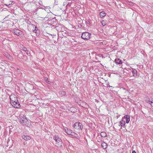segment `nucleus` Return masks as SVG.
<instances>
[{"instance_id": "nucleus-12", "label": "nucleus", "mask_w": 153, "mask_h": 153, "mask_svg": "<svg viewBox=\"0 0 153 153\" xmlns=\"http://www.w3.org/2000/svg\"><path fill=\"white\" fill-rule=\"evenodd\" d=\"M125 122L124 121L122 120L119 122V123L118 124L119 127L121 126V128L122 126L123 127L125 126Z\"/></svg>"}, {"instance_id": "nucleus-33", "label": "nucleus", "mask_w": 153, "mask_h": 153, "mask_svg": "<svg viewBox=\"0 0 153 153\" xmlns=\"http://www.w3.org/2000/svg\"><path fill=\"white\" fill-rule=\"evenodd\" d=\"M65 4L64 3V5H65Z\"/></svg>"}, {"instance_id": "nucleus-7", "label": "nucleus", "mask_w": 153, "mask_h": 153, "mask_svg": "<svg viewBox=\"0 0 153 153\" xmlns=\"http://www.w3.org/2000/svg\"><path fill=\"white\" fill-rule=\"evenodd\" d=\"M79 103L80 105L84 108H87L89 107L88 105L85 102L81 100L79 101Z\"/></svg>"}, {"instance_id": "nucleus-10", "label": "nucleus", "mask_w": 153, "mask_h": 153, "mask_svg": "<svg viewBox=\"0 0 153 153\" xmlns=\"http://www.w3.org/2000/svg\"><path fill=\"white\" fill-rule=\"evenodd\" d=\"M64 130L65 132L68 135H71L72 134V130L70 129H68L67 128L65 127L64 128Z\"/></svg>"}, {"instance_id": "nucleus-26", "label": "nucleus", "mask_w": 153, "mask_h": 153, "mask_svg": "<svg viewBox=\"0 0 153 153\" xmlns=\"http://www.w3.org/2000/svg\"><path fill=\"white\" fill-rule=\"evenodd\" d=\"M22 50L24 51H25V52H26L27 51V49L25 47L23 48Z\"/></svg>"}, {"instance_id": "nucleus-15", "label": "nucleus", "mask_w": 153, "mask_h": 153, "mask_svg": "<svg viewBox=\"0 0 153 153\" xmlns=\"http://www.w3.org/2000/svg\"><path fill=\"white\" fill-rule=\"evenodd\" d=\"M115 62L116 63L119 64H121L122 63V61L119 59H116L115 60Z\"/></svg>"}, {"instance_id": "nucleus-22", "label": "nucleus", "mask_w": 153, "mask_h": 153, "mask_svg": "<svg viewBox=\"0 0 153 153\" xmlns=\"http://www.w3.org/2000/svg\"><path fill=\"white\" fill-rule=\"evenodd\" d=\"M71 135L74 137H76L77 136V134L74 132H72Z\"/></svg>"}, {"instance_id": "nucleus-4", "label": "nucleus", "mask_w": 153, "mask_h": 153, "mask_svg": "<svg viewBox=\"0 0 153 153\" xmlns=\"http://www.w3.org/2000/svg\"><path fill=\"white\" fill-rule=\"evenodd\" d=\"M91 35L88 32H84L82 33L81 37L83 39L88 40L90 39Z\"/></svg>"}, {"instance_id": "nucleus-11", "label": "nucleus", "mask_w": 153, "mask_h": 153, "mask_svg": "<svg viewBox=\"0 0 153 153\" xmlns=\"http://www.w3.org/2000/svg\"><path fill=\"white\" fill-rule=\"evenodd\" d=\"M124 118L126 119V123H128L130 121V117L128 115H125L124 116Z\"/></svg>"}, {"instance_id": "nucleus-6", "label": "nucleus", "mask_w": 153, "mask_h": 153, "mask_svg": "<svg viewBox=\"0 0 153 153\" xmlns=\"http://www.w3.org/2000/svg\"><path fill=\"white\" fill-rule=\"evenodd\" d=\"M11 31L15 34L17 36H19L22 34V32L18 29H15L12 30Z\"/></svg>"}, {"instance_id": "nucleus-13", "label": "nucleus", "mask_w": 153, "mask_h": 153, "mask_svg": "<svg viewBox=\"0 0 153 153\" xmlns=\"http://www.w3.org/2000/svg\"><path fill=\"white\" fill-rule=\"evenodd\" d=\"M101 145V146H102V147L103 149H106L107 147V146H108L107 144L106 143H105V142H102Z\"/></svg>"}, {"instance_id": "nucleus-16", "label": "nucleus", "mask_w": 153, "mask_h": 153, "mask_svg": "<svg viewBox=\"0 0 153 153\" xmlns=\"http://www.w3.org/2000/svg\"><path fill=\"white\" fill-rule=\"evenodd\" d=\"M100 135L101 137H107V134L104 131L100 133Z\"/></svg>"}, {"instance_id": "nucleus-29", "label": "nucleus", "mask_w": 153, "mask_h": 153, "mask_svg": "<svg viewBox=\"0 0 153 153\" xmlns=\"http://www.w3.org/2000/svg\"><path fill=\"white\" fill-rule=\"evenodd\" d=\"M25 52L26 54L27 55H28L30 53L29 52V51L27 50L26 52Z\"/></svg>"}, {"instance_id": "nucleus-8", "label": "nucleus", "mask_w": 153, "mask_h": 153, "mask_svg": "<svg viewBox=\"0 0 153 153\" xmlns=\"http://www.w3.org/2000/svg\"><path fill=\"white\" fill-rule=\"evenodd\" d=\"M11 104L15 108H19L20 106V105L18 100H17V102H13V103Z\"/></svg>"}, {"instance_id": "nucleus-28", "label": "nucleus", "mask_w": 153, "mask_h": 153, "mask_svg": "<svg viewBox=\"0 0 153 153\" xmlns=\"http://www.w3.org/2000/svg\"><path fill=\"white\" fill-rule=\"evenodd\" d=\"M136 72H137L136 70L133 71V74H135Z\"/></svg>"}, {"instance_id": "nucleus-1", "label": "nucleus", "mask_w": 153, "mask_h": 153, "mask_svg": "<svg viewBox=\"0 0 153 153\" xmlns=\"http://www.w3.org/2000/svg\"><path fill=\"white\" fill-rule=\"evenodd\" d=\"M53 138L56 141V146L59 147L62 146V140L59 137L58 135H55L54 136Z\"/></svg>"}, {"instance_id": "nucleus-17", "label": "nucleus", "mask_w": 153, "mask_h": 153, "mask_svg": "<svg viewBox=\"0 0 153 153\" xmlns=\"http://www.w3.org/2000/svg\"><path fill=\"white\" fill-rule=\"evenodd\" d=\"M66 94V93L65 91H61L59 92V94L60 96L65 95Z\"/></svg>"}, {"instance_id": "nucleus-19", "label": "nucleus", "mask_w": 153, "mask_h": 153, "mask_svg": "<svg viewBox=\"0 0 153 153\" xmlns=\"http://www.w3.org/2000/svg\"><path fill=\"white\" fill-rule=\"evenodd\" d=\"M147 102L149 103L151 106L153 107V99H151L147 101Z\"/></svg>"}, {"instance_id": "nucleus-2", "label": "nucleus", "mask_w": 153, "mask_h": 153, "mask_svg": "<svg viewBox=\"0 0 153 153\" xmlns=\"http://www.w3.org/2000/svg\"><path fill=\"white\" fill-rule=\"evenodd\" d=\"M19 120L20 123L24 125H26L27 122H29L25 116L22 114L20 115Z\"/></svg>"}, {"instance_id": "nucleus-24", "label": "nucleus", "mask_w": 153, "mask_h": 153, "mask_svg": "<svg viewBox=\"0 0 153 153\" xmlns=\"http://www.w3.org/2000/svg\"><path fill=\"white\" fill-rule=\"evenodd\" d=\"M102 25V26H104L105 25V22L104 20H102L101 22Z\"/></svg>"}, {"instance_id": "nucleus-31", "label": "nucleus", "mask_w": 153, "mask_h": 153, "mask_svg": "<svg viewBox=\"0 0 153 153\" xmlns=\"http://www.w3.org/2000/svg\"><path fill=\"white\" fill-rule=\"evenodd\" d=\"M48 11L47 12L48 13H49V11L50 12H50V10H47Z\"/></svg>"}, {"instance_id": "nucleus-9", "label": "nucleus", "mask_w": 153, "mask_h": 153, "mask_svg": "<svg viewBox=\"0 0 153 153\" xmlns=\"http://www.w3.org/2000/svg\"><path fill=\"white\" fill-rule=\"evenodd\" d=\"M30 28L31 29V30H32L33 32L35 33H36L37 28L36 25L33 24H32L30 25Z\"/></svg>"}, {"instance_id": "nucleus-5", "label": "nucleus", "mask_w": 153, "mask_h": 153, "mask_svg": "<svg viewBox=\"0 0 153 153\" xmlns=\"http://www.w3.org/2000/svg\"><path fill=\"white\" fill-rule=\"evenodd\" d=\"M17 98L15 95H11L10 96L11 103H13L14 102H17Z\"/></svg>"}, {"instance_id": "nucleus-20", "label": "nucleus", "mask_w": 153, "mask_h": 153, "mask_svg": "<svg viewBox=\"0 0 153 153\" xmlns=\"http://www.w3.org/2000/svg\"><path fill=\"white\" fill-rule=\"evenodd\" d=\"M100 15L103 17L105 16L106 15V14L104 11L101 12L100 13Z\"/></svg>"}, {"instance_id": "nucleus-18", "label": "nucleus", "mask_w": 153, "mask_h": 153, "mask_svg": "<svg viewBox=\"0 0 153 153\" xmlns=\"http://www.w3.org/2000/svg\"><path fill=\"white\" fill-rule=\"evenodd\" d=\"M76 108L74 107H71L70 109V111H71L72 112L75 113L76 111Z\"/></svg>"}, {"instance_id": "nucleus-34", "label": "nucleus", "mask_w": 153, "mask_h": 153, "mask_svg": "<svg viewBox=\"0 0 153 153\" xmlns=\"http://www.w3.org/2000/svg\"><path fill=\"white\" fill-rule=\"evenodd\" d=\"M65 4L64 3V5H65Z\"/></svg>"}, {"instance_id": "nucleus-27", "label": "nucleus", "mask_w": 153, "mask_h": 153, "mask_svg": "<svg viewBox=\"0 0 153 153\" xmlns=\"http://www.w3.org/2000/svg\"><path fill=\"white\" fill-rule=\"evenodd\" d=\"M71 4V3H68L67 5V7H69L70 6Z\"/></svg>"}, {"instance_id": "nucleus-30", "label": "nucleus", "mask_w": 153, "mask_h": 153, "mask_svg": "<svg viewBox=\"0 0 153 153\" xmlns=\"http://www.w3.org/2000/svg\"><path fill=\"white\" fill-rule=\"evenodd\" d=\"M132 153H136L135 151L134 150H133L132 152Z\"/></svg>"}, {"instance_id": "nucleus-32", "label": "nucleus", "mask_w": 153, "mask_h": 153, "mask_svg": "<svg viewBox=\"0 0 153 153\" xmlns=\"http://www.w3.org/2000/svg\"><path fill=\"white\" fill-rule=\"evenodd\" d=\"M10 56L9 55H8L7 56L8 57V58H9V56Z\"/></svg>"}, {"instance_id": "nucleus-25", "label": "nucleus", "mask_w": 153, "mask_h": 153, "mask_svg": "<svg viewBox=\"0 0 153 153\" xmlns=\"http://www.w3.org/2000/svg\"><path fill=\"white\" fill-rule=\"evenodd\" d=\"M96 139H97V141L98 142H100L101 141V139L100 138V137H99L98 136H97V137Z\"/></svg>"}, {"instance_id": "nucleus-3", "label": "nucleus", "mask_w": 153, "mask_h": 153, "mask_svg": "<svg viewBox=\"0 0 153 153\" xmlns=\"http://www.w3.org/2000/svg\"><path fill=\"white\" fill-rule=\"evenodd\" d=\"M73 127L76 129L81 130L83 128V126L82 124L78 122H76L73 125Z\"/></svg>"}, {"instance_id": "nucleus-14", "label": "nucleus", "mask_w": 153, "mask_h": 153, "mask_svg": "<svg viewBox=\"0 0 153 153\" xmlns=\"http://www.w3.org/2000/svg\"><path fill=\"white\" fill-rule=\"evenodd\" d=\"M22 138L25 140H29L31 138L29 136H25L23 135L22 136Z\"/></svg>"}, {"instance_id": "nucleus-23", "label": "nucleus", "mask_w": 153, "mask_h": 153, "mask_svg": "<svg viewBox=\"0 0 153 153\" xmlns=\"http://www.w3.org/2000/svg\"><path fill=\"white\" fill-rule=\"evenodd\" d=\"M44 80L46 81V82L48 83L49 84L50 83V82L49 80L47 78L45 77L44 79Z\"/></svg>"}, {"instance_id": "nucleus-21", "label": "nucleus", "mask_w": 153, "mask_h": 153, "mask_svg": "<svg viewBox=\"0 0 153 153\" xmlns=\"http://www.w3.org/2000/svg\"><path fill=\"white\" fill-rule=\"evenodd\" d=\"M7 1H9V2L5 4L7 6L11 5L14 4L13 1H12L10 0H8Z\"/></svg>"}]
</instances>
